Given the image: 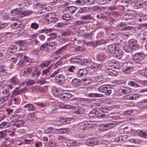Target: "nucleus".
I'll return each mask as SVG.
<instances>
[{
    "label": "nucleus",
    "instance_id": "f257e3e1",
    "mask_svg": "<svg viewBox=\"0 0 147 147\" xmlns=\"http://www.w3.org/2000/svg\"><path fill=\"white\" fill-rule=\"evenodd\" d=\"M145 56L143 53L138 52L133 55V60L136 63L142 64L144 63Z\"/></svg>",
    "mask_w": 147,
    "mask_h": 147
},
{
    "label": "nucleus",
    "instance_id": "f03ea898",
    "mask_svg": "<svg viewBox=\"0 0 147 147\" xmlns=\"http://www.w3.org/2000/svg\"><path fill=\"white\" fill-rule=\"evenodd\" d=\"M134 65L130 62L124 63L122 67V71L125 74H129L134 70Z\"/></svg>",
    "mask_w": 147,
    "mask_h": 147
},
{
    "label": "nucleus",
    "instance_id": "7ed1b4c3",
    "mask_svg": "<svg viewBox=\"0 0 147 147\" xmlns=\"http://www.w3.org/2000/svg\"><path fill=\"white\" fill-rule=\"evenodd\" d=\"M112 88L109 85H103L100 86L98 90L100 92H103L107 96L110 95L111 94Z\"/></svg>",
    "mask_w": 147,
    "mask_h": 147
},
{
    "label": "nucleus",
    "instance_id": "20e7f679",
    "mask_svg": "<svg viewBox=\"0 0 147 147\" xmlns=\"http://www.w3.org/2000/svg\"><path fill=\"white\" fill-rule=\"evenodd\" d=\"M107 63L108 66L112 68L119 70L121 67L119 63L114 59L109 60L107 61Z\"/></svg>",
    "mask_w": 147,
    "mask_h": 147
},
{
    "label": "nucleus",
    "instance_id": "39448f33",
    "mask_svg": "<svg viewBox=\"0 0 147 147\" xmlns=\"http://www.w3.org/2000/svg\"><path fill=\"white\" fill-rule=\"evenodd\" d=\"M88 73V69L87 68H83L80 69L75 71L74 74L77 77H81L85 76Z\"/></svg>",
    "mask_w": 147,
    "mask_h": 147
},
{
    "label": "nucleus",
    "instance_id": "423d86ee",
    "mask_svg": "<svg viewBox=\"0 0 147 147\" xmlns=\"http://www.w3.org/2000/svg\"><path fill=\"white\" fill-rule=\"evenodd\" d=\"M75 2L76 5L81 6L85 4L88 5L94 4L95 0H86V1L84 0H76Z\"/></svg>",
    "mask_w": 147,
    "mask_h": 147
},
{
    "label": "nucleus",
    "instance_id": "0eeeda50",
    "mask_svg": "<svg viewBox=\"0 0 147 147\" xmlns=\"http://www.w3.org/2000/svg\"><path fill=\"white\" fill-rule=\"evenodd\" d=\"M121 30L123 31L128 32L130 30H134V28L130 26H127V24L124 22L119 23L118 25Z\"/></svg>",
    "mask_w": 147,
    "mask_h": 147
},
{
    "label": "nucleus",
    "instance_id": "6e6552de",
    "mask_svg": "<svg viewBox=\"0 0 147 147\" xmlns=\"http://www.w3.org/2000/svg\"><path fill=\"white\" fill-rule=\"evenodd\" d=\"M99 142L97 138H92L87 140L85 142V144L88 146H93L99 144Z\"/></svg>",
    "mask_w": 147,
    "mask_h": 147
},
{
    "label": "nucleus",
    "instance_id": "1a4fd4ad",
    "mask_svg": "<svg viewBox=\"0 0 147 147\" xmlns=\"http://www.w3.org/2000/svg\"><path fill=\"white\" fill-rule=\"evenodd\" d=\"M128 43L133 50L139 49V45L138 43L137 40L135 39L132 38L129 40Z\"/></svg>",
    "mask_w": 147,
    "mask_h": 147
},
{
    "label": "nucleus",
    "instance_id": "9d476101",
    "mask_svg": "<svg viewBox=\"0 0 147 147\" xmlns=\"http://www.w3.org/2000/svg\"><path fill=\"white\" fill-rule=\"evenodd\" d=\"M17 43L20 46L19 50L20 51L25 50L28 48V44L25 40H18Z\"/></svg>",
    "mask_w": 147,
    "mask_h": 147
},
{
    "label": "nucleus",
    "instance_id": "9b49d317",
    "mask_svg": "<svg viewBox=\"0 0 147 147\" xmlns=\"http://www.w3.org/2000/svg\"><path fill=\"white\" fill-rule=\"evenodd\" d=\"M18 47L15 45H11L8 48L7 50V52L8 54L10 55L15 54L16 52L17 51Z\"/></svg>",
    "mask_w": 147,
    "mask_h": 147
},
{
    "label": "nucleus",
    "instance_id": "f8f14e48",
    "mask_svg": "<svg viewBox=\"0 0 147 147\" xmlns=\"http://www.w3.org/2000/svg\"><path fill=\"white\" fill-rule=\"evenodd\" d=\"M57 46V43L54 42L47 44V52L49 53L52 51Z\"/></svg>",
    "mask_w": 147,
    "mask_h": 147
},
{
    "label": "nucleus",
    "instance_id": "ddd939ff",
    "mask_svg": "<svg viewBox=\"0 0 147 147\" xmlns=\"http://www.w3.org/2000/svg\"><path fill=\"white\" fill-rule=\"evenodd\" d=\"M96 1L98 4L101 5L113 3L114 5L116 4L117 2V0H96Z\"/></svg>",
    "mask_w": 147,
    "mask_h": 147
},
{
    "label": "nucleus",
    "instance_id": "4468645a",
    "mask_svg": "<svg viewBox=\"0 0 147 147\" xmlns=\"http://www.w3.org/2000/svg\"><path fill=\"white\" fill-rule=\"evenodd\" d=\"M45 19L48 24L51 23H54L58 20L57 18L50 17L49 15H46V17L45 18Z\"/></svg>",
    "mask_w": 147,
    "mask_h": 147
},
{
    "label": "nucleus",
    "instance_id": "2eb2a0df",
    "mask_svg": "<svg viewBox=\"0 0 147 147\" xmlns=\"http://www.w3.org/2000/svg\"><path fill=\"white\" fill-rule=\"evenodd\" d=\"M52 65H51L50 66L43 70L42 72V76L45 75V77L46 79H48V77L49 75L50 72L51 70Z\"/></svg>",
    "mask_w": 147,
    "mask_h": 147
},
{
    "label": "nucleus",
    "instance_id": "dca6fc26",
    "mask_svg": "<svg viewBox=\"0 0 147 147\" xmlns=\"http://www.w3.org/2000/svg\"><path fill=\"white\" fill-rule=\"evenodd\" d=\"M114 53V55L115 56L116 59H119L122 57L123 53L122 50L120 49H117L115 51Z\"/></svg>",
    "mask_w": 147,
    "mask_h": 147
},
{
    "label": "nucleus",
    "instance_id": "f3484780",
    "mask_svg": "<svg viewBox=\"0 0 147 147\" xmlns=\"http://www.w3.org/2000/svg\"><path fill=\"white\" fill-rule=\"evenodd\" d=\"M98 111L97 110L96 108L95 107L89 113V115L90 117L92 118H95L97 117Z\"/></svg>",
    "mask_w": 147,
    "mask_h": 147
},
{
    "label": "nucleus",
    "instance_id": "a211bd4d",
    "mask_svg": "<svg viewBox=\"0 0 147 147\" xmlns=\"http://www.w3.org/2000/svg\"><path fill=\"white\" fill-rule=\"evenodd\" d=\"M65 11L70 12L71 15L76 12L77 8L75 6H69L66 7L65 8Z\"/></svg>",
    "mask_w": 147,
    "mask_h": 147
},
{
    "label": "nucleus",
    "instance_id": "6ab92c4d",
    "mask_svg": "<svg viewBox=\"0 0 147 147\" xmlns=\"http://www.w3.org/2000/svg\"><path fill=\"white\" fill-rule=\"evenodd\" d=\"M60 97L62 100L66 101L71 97V94L68 93H64L60 95Z\"/></svg>",
    "mask_w": 147,
    "mask_h": 147
},
{
    "label": "nucleus",
    "instance_id": "aec40b11",
    "mask_svg": "<svg viewBox=\"0 0 147 147\" xmlns=\"http://www.w3.org/2000/svg\"><path fill=\"white\" fill-rule=\"evenodd\" d=\"M107 42L105 40L102 39L97 41L93 42V47H96L98 45H105V44Z\"/></svg>",
    "mask_w": 147,
    "mask_h": 147
},
{
    "label": "nucleus",
    "instance_id": "412c9836",
    "mask_svg": "<svg viewBox=\"0 0 147 147\" xmlns=\"http://www.w3.org/2000/svg\"><path fill=\"white\" fill-rule=\"evenodd\" d=\"M23 108H25L26 110L28 111H33L36 109V108L33 104H27L23 107Z\"/></svg>",
    "mask_w": 147,
    "mask_h": 147
},
{
    "label": "nucleus",
    "instance_id": "4be33fe9",
    "mask_svg": "<svg viewBox=\"0 0 147 147\" xmlns=\"http://www.w3.org/2000/svg\"><path fill=\"white\" fill-rule=\"evenodd\" d=\"M82 82L86 85H89L93 82V80L89 77H88L82 80Z\"/></svg>",
    "mask_w": 147,
    "mask_h": 147
},
{
    "label": "nucleus",
    "instance_id": "5701e85b",
    "mask_svg": "<svg viewBox=\"0 0 147 147\" xmlns=\"http://www.w3.org/2000/svg\"><path fill=\"white\" fill-rule=\"evenodd\" d=\"M100 66L101 65L99 64L94 63L90 64V69H93L94 71H97L100 69Z\"/></svg>",
    "mask_w": 147,
    "mask_h": 147
},
{
    "label": "nucleus",
    "instance_id": "b1692460",
    "mask_svg": "<svg viewBox=\"0 0 147 147\" xmlns=\"http://www.w3.org/2000/svg\"><path fill=\"white\" fill-rule=\"evenodd\" d=\"M38 118L34 113H31L29 117V120L31 122H36L38 121Z\"/></svg>",
    "mask_w": 147,
    "mask_h": 147
},
{
    "label": "nucleus",
    "instance_id": "393cba45",
    "mask_svg": "<svg viewBox=\"0 0 147 147\" xmlns=\"http://www.w3.org/2000/svg\"><path fill=\"white\" fill-rule=\"evenodd\" d=\"M19 80L16 76H14L10 79V83L12 85L15 86L18 84Z\"/></svg>",
    "mask_w": 147,
    "mask_h": 147
},
{
    "label": "nucleus",
    "instance_id": "a878e982",
    "mask_svg": "<svg viewBox=\"0 0 147 147\" xmlns=\"http://www.w3.org/2000/svg\"><path fill=\"white\" fill-rule=\"evenodd\" d=\"M41 73L40 71L35 68L33 70L31 75V77L32 78H37L39 77V76L41 74Z\"/></svg>",
    "mask_w": 147,
    "mask_h": 147
},
{
    "label": "nucleus",
    "instance_id": "bb28decb",
    "mask_svg": "<svg viewBox=\"0 0 147 147\" xmlns=\"http://www.w3.org/2000/svg\"><path fill=\"white\" fill-rule=\"evenodd\" d=\"M25 90V89L24 88L21 89L19 90H17V89H15L12 92V97L20 95Z\"/></svg>",
    "mask_w": 147,
    "mask_h": 147
},
{
    "label": "nucleus",
    "instance_id": "cd10ccee",
    "mask_svg": "<svg viewBox=\"0 0 147 147\" xmlns=\"http://www.w3.org/2000/svg\"><path fill=\"white\" fill-rule=\"evenodd\" d=\"M80 60L79 56H75L69 59V61L71 63H79Z\"/></svg>",
    "mask_w": 147,
    "mask_h": 147
},
{
    "label": "nucleus",
    "instance_id": "c85d7f7f",
    "mask_svg": "<svg viewBox=\"0 0 147 147\" xmlns=\"http://www.w3.org/2000/svg\"><path fill=\"white\" fill-rule=\"evenodd\" d=\"M140 38L142 40L143 42L147 41V32L141 31L139 34Z\"/></svg>",
    "mask_w": 147,
    "mask_h": 147
},
{
    "label": "nucleus",
    "instance_id": "c756f323",
    "mask_svg": "<svg viewBox=\"0 0 147 147\" xmlns=\"http://www.w3.org/2000/svg\"><path fill=\"white\" fill-rule=\"evenodd\" d=\"M106 57L107 56L104 53H99L96 56L97 60L99 61H103Z\"/></svg>",
    "mask_w": 147,
    "mask_h": 147
},
{
    "label": "nucleus",
    "instance_id": "7c9ffc66",
    "mask_svg": "<svg viewBox=\"0 0 147 147\" xmlns=\"http://www.w3.org/2000/svg\"><path fill=\"white\" fill-rule=\"evenodd\" d=\"M51 60H46L42 61L40 64V66L42 68L47 67L51 63Z\"/></svg>",
    "mask_w": 147,
    "mask_h": 147
},
{
    "label": "nucleus",
    "instance_id": "2f4dec72",
    "mask_svg": "<svg viewBox=\"0 0 147 147\" xmlns=\"http://www.w3.org/2000/svg\"><path fill=\"white\" fill-rule=\"evenodd\" d=\"M62 18L63 20L67 21L70 20L73 18V17L71 16V15L70 13H68L67 12L64 13Z\"/></svg>",
    "mask_w": 147,
    "mask_h": 147
},
{
    "label": "nucleus",
    "instance_id": "473e14b6",
    "mask_svg": "<svg viewBox=\"0 0 147 147\" xmlns=\"http://www.w3.org/2000/svg\"><path fill=\"white\" fill-rule=\"evenodd\" d=\"M117 49V45L115 44H112L109 45L108 47V50L110 53L115 52Z\"/></svg>",
    "mask_w": 147,
    "mask_h": 147
},
{
    "label": "nucleus",
    "instance_id": "72a5a7b5",
    "mask_svg": "<svg viewBox=\"0 0 147 147\" xmlns=\"http://www.w3.org/2000/svg\"><path fill=\"white\" fill-rule=\"evenodd\" d=\"M127 136L124 135L117 138L116 139V141L118 142H126L127 140Z\"/></svg>",
    "mask_w": 147,
    "mask_h": 147
},
{
    "label": "nucleus",
    "instance_id": "f704fd0d",
    "mask_svg": "<svg viewBox=\"0 0 147 147\" xmlns=\"http://www.w3.org/2000/svg\"><path fill=\"white\" fill-rule=\"evenodd\" d=\"M123 20H128L132 19L133 16L131 14L129 13H126L122 16Z\"/></svg>",
    "mask_w": 147,
    "mask_h": 147
},
{
    "label": "nucleus",
    "instance_id": "c9c22d12",
    "mask_svg": "<svg viewBox=\"0 0 147 147\" xmlns=\"http://www.w3.org/2000/svg\"><path fill=\"white\" fill-rule=\"evenodd\" d=\"M135 130L137 131L136 133H138L139 136H140L145 138H146V130H142L139 131L137 129H134Z\"/></svg>",
    "mask_w": 147,
    "mask_h": 147
},
{
    "label": "nucleus",
    "instance_id": "e433bc0d",
    "mask_svg": "<svg viewBox=\"0 0 147 147\" xmlns=\"http://www.w3.org/2000/svg\"><path fill=\"white\" fill-rule=\"evenodd\" d=\"M98 129L102 131H104L109 130L106 123H103L100 125L98 127Z\"/></svg>",
    "mask_w": 147,
    "mask_h": 147
},
{
    "label": "nucleus",
    "instance_id": "4c0bfd02",
    "mask_svg": "<svg viewBox=\"0 0 147 147\" xmlns=\"http://www.w3.org/2000/svg\"><path fill=\"white\" fill-rule=\"evenodd\" d=\"M106 124L108 129H109L115 127L117 124V123L115 121H111L107 123Z\"/></svg>",
    "mask_w": 147,
    "mask_h": 147
},
{
    "label": "nucleus",
    "instance_id": "58836bf2",
    "mask_svg": "<svg viewBox=\"0 0 147 147\" xmlns=\"http://www.w3.org/2000/svg\"><path fill=\"white\" fill-rule=\"evenodd\" d=\"M32 11L30 10H26L23 11L22 12L21 11L20 13V16L21 17L28 16L32 14Z\"/></svg>",
    "mask_w": 147,
    "mask_h": 147
},
{
    "label": "nucleus",
    "instance_id": "ea45409f",
    "mask_svg": "<svg viewBox=\"0 0 147 147\" xmlns=\"http://www.w3.org/2000/svg\"><path fill=\"white\" fill-rule=\"evenodd\" d=\"M73 84L76 86L78 87L82 83V80H78L76 78H75L72 81Z\"/></svg>",
    "mask_w": 147,
    "mask_h": 147
},
{
    "label": "nucleus",
    "instance_id": "a19ab883",
    "mask_svg": "<svg viewBox=\"0 0 147 147\" xmlns=\"http://www.w3.org/2000/svg\"><path fill=\"white\" fill-rule=\"evenodd\" d=\"M123 49L127 52L131 53L133 50L128 43L127 45H124Z\"/></svg>",
    "mask_w": 147,
    "mask_h": 147
},
{
    "label": "nucleus",
    "instance_id": "79ce46f5",
    "mask_svg": "<svg viewBox=\"0 0 147 147\" xmlns=\"http://www.w3.org/2000/svg\"><path fill=\"white\" fill-rule=\"evenodd\" d=\"M47 5V4L45 3H39L36 4V8L37 9H40L41 8H46L47 7L46 6Z\"/></svg>",
    "mask_w": 147,
    "mask_h": 147
},
{
    "label": "nucleus",
    "instance_id": "37998d69",
    "mask_svg": "<svg viewBox=\"0 0 147 147\" xmlns=\"http://www.w3.org/2000/svg\"><path fill=\"white\" fill-rule=\"evenodd\" d=\"M139 94H129V100L137 99L139 97Z\"/></svg>",
    "mask_w": 147,
    "mask_h": 147
},
{
    "label": "nucleus",
    "instance_id": "c03bdc74",
    "mask_svg": "<svg viewBox=\"0 0 147 147\" xmlns=\"http://www.w3.org/2000/svg\"><path fill=\"white\" fill-rule=\"evenodd\" d=\"M74 112L77 114H82L84 113V109L81 107H78L77 108H75L74 110Z\"/></svg>",
    "mask_w": 147,
    "mask_h": 147
},
{
    "label": "nucleus",
    "instance_id": "a18cd8bd",
    "mask_svg": "<svg viewBox=\"0 0 147 147\" xmlns=\"http://www.w3.org/2000/svg\"><path fill=\"white\" fill-rule=\"evenodd\" d=\"M57 130H59V132L60 134H64L65 133H68L69 132V129L68 128H59L57 129Z\"/></svg>",
    "mask_w": 147,
    "mask_h": 147
},
{
    "label": "nucleus",
    "instance_id": "49530a36",
    "mask_svg": "<svg viewBox=\"0 0 147 147\" xmlns=\"http://www.w3.org/2000/svg\"><path fill=\"white\" fill-rule=\"evenodd\" d=\"M61 89L59 88H57L54 87L53 89V93L55 96H58L61 94V92L60 90Z\"/></svg>",
    "mask_w": 147,
    "mask_h": 147
},
{
    "label": "nucleus",
    "instance_id": "de8ad7c7",
    "mask_svg": "<svg viewBox=\"0 0 147 147\" xmlns=\"http://www.w3.org/2000/svg\"><path fill=\"white\" fill-rule=\"evenodd\" d=\"M63 62L60 60L58 61H57L56 63L55 64V67L54 68L56 69H59V68H60L61 66L63 65Z\"/></svg>",
    "mask_w": 147,
    "mask_h": 147
},
{
    "label": "nucleus",
    "instance_id": "09e8293b",
    "mask_svg": "<svg viewBox=\"0 0 147 147\" xmlns=\"http://www.w3.org/2000/svg\"><path fill=\"white\" fill-rule=\"evenodd\" d=\"M60 143L59 142L56 143L54 142L49 141V143H47L46 145L48 147L50 146L53 147V146H58L59 145Z\"/></svg>",
    "mask_w": 147,
    "mask_h": 147
},
{
    "label": "nucleus",
    "instance_id": "8fccbe9b",
    "mask_svg": "<svg viewBox=\"0 0 147 147\" xmlns=\"http://www.w3.org/2000/svg\"><path fill=\"white\" fill-rule=\"evenodd\" d=\"M88 96L91 97H102L103 95L101 94L97 93H90L88 94Z\"/></svg>",
    "mask_w": 147,
    "mask_h": 147
},
{
    "label": "nucleus",
    "instance_id": "3c124183",
    "mask_svg": "<svg viewBox=\"0 0 147 147\" xmlns=\"http://www.w3.org/2000/svg\"><path fill=\"white\" fill-rule=\"evenodd\" d=\"M71 119L70 118L62 119L60 120V122L63 124L69 123Z\"/></svg>",
    "mask_w": 147,
    "mask_h": 147
},
{
    "label": "nucleus",
    "instance_id": "603ef678",
    "mask_svg": "<svg viewBox=\"0 0 147 147\" xmlns=\"http://www.w3.org/2000/svg\"><path fill=\"white\" fill-rule=\"evenodd\" d=\"M47 12L48 11L47 10L46 8H43L42 9H40L38 11V13L41 14L42 16H46L47 14Z\"/></svg>",
    "mask_w": 147,
    "mask_h": 147
},
{
    "label": "nucleus",
    "instance_id": "864d4df0",
    "mask_svg": "<svg viewBox=\"0 0 147 147\" xmlns=\"http://www.w3.org/2000/svg\"><path fill=\"white\" fill-rule=\"evenodd\" d=\"M20 12L21 11L18 10V9H17L12 10L11 13V14L13 16H16L17 15H19L20 16Z\"/></svg>",
    "mask_w": 147,
    "mask_h": 147
},
{
    "label": "nucleus",
    "instance_id": "5fc2aeb1",
    "mask_svg": "<svg viewBox=\"0 0 147 147\" xmlns=\"http://www.w3.org/2000/svg\"><path fill=\"white\" fill-rule=\"evenodd\" d=\"M84 122L87 129L91 127H94L95 125L91 121H84Z\"/></svg>",
    "mask_w": 147,
    "mask_h": 147
},
{
    "label": "nucleus",
    "instance_id": "6e6d98bb",
    "mask_svg": "<svg viewBox=\"0 0 147 147\" xmlns=\"http://www.w3.org/2000/svg\"><path fill=\"white\" fill-rule=\"evenodd\" d=\"M26 69V72L28 75H29L31 73H32L34 70V67L33 66L27 67Z\"/></svg>",
    "mask_w": 147,
    "mask_h": 147
},
{
    "label": "nucleus",
    "instance_id": "4d7b16f0",
    "mask_svg": "<svg viewBox=\"0 0 147 147\" xmlns=\"http://www.w3.org/2000/svg\"><path fill=\"white\" fill-rule=\"evenodd\" d=\"M32 42L34 43V45L38 47H39L41 44H42V42L40 41L37 39L33 40Z\"/></svg>",
    "mask_w": 147,
    "mask_h": 147
},
{
    "label": "nucleus",
    "instance_id": "13d9d810",
    "mask_svg": "<svg viewBox=\"0 0 147 147\" xmlns=\"http://www.w3.org/2000/svg\"><path fill=\"white\" fill-rule=\"evenodd\" d=\"M48 36H50L49 38L48 39L49 40H52L56 38L57 36V34L56 33H52L49 34L48 35Z\"/></svg>",
    "mask_w": 147,
    "mask_h": 147
},
{
    "label": "nucleus",
    "instance_id": "bf43d9fd",
    "mask_svg": "<svg viewBox=\"0 0 147 147\" xmlns=\"http://www.w3.org/2000/svg\"><path fill=\"white\" fill-rule=\"evenodd\" d=\"M79 128L82 130L87 129L84 121L79 124Z\"/></svg>",
    "mask_w": 147,
    "mask_h": 147
},
{
    "label": "nucleus",
    "instance_id": "052dcab7",
    "mask_svg": "<svg viewBox=\"0 0 147 147\" xmlns=\"http://www.w3.org/2000/svg\"><path fill=\"white\" fill-rule=\"evenodd\" d=\"M61 108L64 109H73L74 108V106L69 105L65 104H62L61 106Z\"/></svg>",
    "mask_w": 147,
    "mask_h": 147
},
{
    "label": "nucleus",
    "instance_id": "680f3d73",
    "mask_svg": "<svg viewBox=\"0 0 147 147\" xmlns=\"http://www.w3.org/2000/svg\"><path fill=\"white\" fill-rule=\"evenodd\" d=\"M111 71H109L108 73V75L112 76H115L118 75L119 71L113 70H111Z\"/></svg>",
    "mask_w": 147,
    "mask_h": 147
},
{
    "label": "nucleus",
    "instance_id": "e2e57ef3",
    "mask_svg": "<svg viewBox=\"0 0 147 147\" xmlns=\"http://www.w3.org/2000/svg\"><path fill=\"white\" fill-rule=\"evenodd\" d=\"M128 85L131 87L137 88L139 87V85L136 82L134 81H130L128 83Z\"/></svg>",
    "mask_w": 147,
    "mask_h": 147
},
{
    "label": "nucleus",
    "instance_id": "0e129e2a",
    "mask_svg": "<svg viewBox=\"0 0 147 147\" xmlns=\"http://www.w3.org/2000/svg\"><path fill=\"white\" fill-rule=\"evenodd\" d=\"M65 49V46H64L57 50L55 52L57 55L62 53Z\"/></svg>",
    "mask_w": 147,
    "mask_h": 147
},
{
    "label": "nucleus",
    "instance_id": "69168bd1",
    "mask_svg": "<svg viewBox=\"0 0 147 147\" xmlns=\"http://www.w3.org/2000/svg\"><path fill=\"white\" fill-rule=\"evenodd\" d=\"M147 20V15H143L141 16L140 18L138 19V20L140 22H143Z\"/></svg>",
    "mask_w": 147,
    "mask_h": 147
},
{
    "label": "nucleus",
    "instance_id": "338daca9",
    "mask_svg": "<svg viewBox=\"0 0 147 147\" xmlns=\"http://www.w3.org/2000/svg\"><path fill=\"white\" fill-rule=\"evenodd\" d=\"M92 32H84V33L83 36L85 37L88 39H91L92 36Z\"/></svg>",
    "mask_w": 147,
    "mask_h": 147
},
{
    "label": "nucleus",
    "instance_id": "774afa93",
    "mask_svg": "<svg viewBox=\"0 0 147 147\" xmlns=\"http://www.w3.org/2000/svg\"><path fill=\"white\" fill-rule=\"evenodd\" d=\"M118 34L116 32L112 33L111 34L110 36V38H111V40H115L118 38Z\"/></svg>",
    "mask_w": 147,
    "mask_h": 147
}]
</instances>
